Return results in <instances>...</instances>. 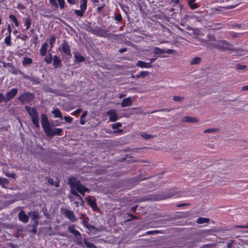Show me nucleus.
I'll return each mask as SVG.
<instances>
[{
	"label": "nucleus",
	"mask_w": 248,
	"mask_h": 248,
	"mask_svg": "<svg viewBox=\"0 0 248 248\" xmlns=\"http://www.w3.org/2000/svg\"><path fill=\"white\" fill-rule=\"evenodd\" d=\"M180 191L175 188L168 189V190L155 195L148 194L140 197V201L144 202L153 200H162L168 198H170L173 196L178 195Z\"/></svg>",
	"instance_id": "1"
},
{
	"label": "nucleus",
	"mask_w": 248,
	"mask_h": 248,
	"mask_svg": "<svg viewBox=\"0 0 248 248\" xmlns=\"http://www.w3.org/2000/svg\"><path fill=\"white\" fill-rule=\"evenodd\" d=\"M206 46L209 48L219 49L222 52H225L227 50L236 51L238 50V49L232 47V45L225 40H218L214 43H207Z\"/></svg>",
	"instance_id": "2"
},
{
	"label": "nucleus",
	"mask_w": 248,
	"mask_h": 248,
	"mask_svg": "<svg viewBox=\"0 0 248 248\" xmlns=\"http://www.w3.org/2000/svg\"><path fill=\"white\" fill-rule=\"evenodd\" d=\"M68 185L70 188V185L71 183L74 184L75 190L78 192L83 196H85V191L84 190V185H82L80 181L77 179V178L74 176L71 177L68 179Z\"/></svg>",
	"instance_id": "3"
},
{
	"label": "nucleus",
	"mask_w": 248,
	"mask_h": 248,
	"mask_svg": "<svg viewBox=\"0 0 248 248\" xmlns=\"http://www.w3.org/2000/svg\"><path fill=\"white\" fill-rule=\"evenodd\" d=\"M34 98L35 94L34 93L26 92L22 93L16 98V99L18 100L22 105H24L33 101Z\"/></svg>",
	"instance_id": "4"
},
{
	"label": "nucleus",
	"mask_w": 248,
	"mask_h": 248,
	"mask_svg": "<svg viewBox=\"0 0 248 248\" xmlns=\"http://www.w3.org/2000/svg\"><path fill=\"white\" fill-rule=\"evenodd\" d=\"M108 31L105 30V27H97L95 28L94 34L102 37H108L110 36L115 37V39H118L119 36L118 34H113L111 33H108Z\"/></svg>",
	"instance_id": "5"
},
{
	"label": "nucleus",
	"mask_w": 248,
	"mask_h": 248,
	"mask_svg": "<svg viewBox=\"0 0 248 248\" xmlns=\"http://www.w3.org/2000/svg\"><path fill=\"white\" fill-rule=\"evenodd\" d=\"M17 93L18 89L14 88L7 91L5 95L1 93H0V94L3 102L6 103L14 98L16 95Z\"/></svg>",
	"instance_id": "6"
},
{
	"label": "nucleus",
	"mask_w": 248,
	"mask_h": 248,
	"mask_svg": "<svg viewBox=\"0 0 248 248\" xmlns=\"http://www.w3.org/2000/svg\"><path fill=\"white\" fill-rule=\"evenodd\" d=\"M47 137H52L56 135L62 136V130L59 128H52L51 126L45 132Z\"/></svg>",
	"instance_id": "7"
},
{
	"label": "nucleus",
	"mask_w": 248,
	"mask_h": 248,
	"mask_svg": "<svg viewBox=\"0 0 248 248\" xmlns=\"http://www.w3.org/2000/svg\"><path fill=\"white\" fill-rule=\"evenodd\" d=\"M41 122L42 128L45 132L51 126L47 116L46 114L43 113L41 115Z\"/></svg>",
	"instance_id": "8"
},
{
	"label": "nucleus",
	"mask_w": 248,
	"mask_h": 248,
	"mask_svg": "<svg viewBox=\"0 0 248 248\" xmlns=\"http://www.w3.org/2000/svg\"><path fill=\"white\" fill-rule=\"evenodd\" d=\"M134 114H143L145 115L146 113L140 111V108H132L128 110L127 112L124 113V116L126 118H129L131 116V115Z\"/></svg>",
	"instance_id": "9"
},
{
	"label": "nucleus",
	"mask_w": 248,
	"mask_h": 248,
	"mask_svg": "<svg viewBox=\"0 0 248 248\" xmlns=\"http://www.w3.org/2000/svg\"><path fill=\"white\" fill-rule=\"evenodd\" d=\"M85 199L86 200L88 204L92 208L93 211H98L99 210V208L97 207L96 200L94 197L89 196L86 197Z\"/></svg>",
	"instance_id": "10"
},
{
	"label": "nucleus",
	"mask_w": 248,
	"mask_h": 248,
	"mask_svg": "<svg viewBox=\"0 0 248 248\" xmlns=\"http://www.w3.org/2000/svg\"><path fill=\"white\" fill-rule=\"evenodd\" d=\"M28 215L31 217V224L38 225L39 219L40 218L39 214L37 211H31L28 213Z\"/></svg>",
	"instance_id": "11"
},
{
	"label": "nucleus",
	"mask_w": 248,
	"mask_h": 248,
	"mask_svg": "<svg viewBox=\"0 0 248 248\" xmlns=\"http://www.w3.org/2000/svg\"><path fill=\"white\" fill-rule=\"evenodd\" d=\"M62 51L66 55L69 56L70 57L72 56V54L70 50V46L68 43L65 40L63 41L61 45Z\"/></svg>",
	"instance_id": "12"
},
{
	"label": "nucleus",
	"mask_w": 248,
	"mask_h": 248,
	"mask_svg": "<svg viewBox=\"0 0 248 248\" xmlns=\"http://www.w3.org/2000/svg\"><path fill=\"white\" fill-rule=\"evenodd\" d=\"M89 218L88 217H83V220L82 221V224L86 228H88V230L91 232L93 231L97 232L99 231V230L95 226L90 225L89 224Z\"/></svg>",
	"instance_id": "13"
},
{
	"label": "nucleus",
	"mask_w": 248,
	"mask_h": 248,
	"mask_svg": "<svg viewBox=\"0 0 248 248\" xmlns=\"http://www.w3.org/2000/svg\"><path fill=\"white\" fill-rule=\"evenodd\" d=\"M87 7V3L85 1L81 3L80 5V10H75L74 13L78 16L82 17L84 16V13L86 11Z\"/></svg>",
	"instance_id": "14"
},
{
	"label": "nucleus",
	"mask_w": 248,
	"mask_h": 248,
	"mask_svg": "<svg viewBox=\"0 0 248 248\" xmlns=\"http://www.w3.org/2000/svg\"><path fill=\"white\" fill-rule=\"evenodd\" d=\"M107 115L109 116V121L116 122L118 119V115L115 109H111L107 112Z\"/></svg>",
	"instance_id": "15"
},
{
	"label": "nucleus",
	"mask_w": 248,
	"mask_h": 248,
	"mask_svg": "<svg viewBox=\"0 0 248 248\" xmlns=\"http://www.w3.org/2000/svg\"><path fill=\"white\" fill-rule=\"evenodd\" d=\"M25 108L31 118H32L33 117H38L39 116L37 108L35 107L31 108L26 106Z\"/></svg>",
	"instance_id": "16"
},
{
	"label": "nucleus",
	"mask_w": 248,
	"mask_h": 248,
	"mask_svg": "<svg viewBox=\"0 0 248 248\" xmlns=\"http://www.w3.org/2000/svg\"><path fill=\"white\" fill-rule=\"evenodd\" d=\"M19 220L24 223H26L29 221V216L26 214L23 210L20 211L18 214Z\"/></svg>",
	"instance_id": "17"
},
{
	"label": "nucleus",
	"mask_w": 248,
	"mask_h": 248,
	"mask_svg": "<svg viewBox=\"0 0 248 248\" xmlns=\"http://www.w3.org/2000/svg\"><path fill=\"white\" fill-rule=\"evenodd\" d=\"M38 225L30 224L27 225V232L35 235L37 233V227Z\"/></svg>",
	"instance_id": "18"
},
{
	"label": "nucleus",
	"mask_w": 248,
	"mask_h": 248,
	"mask_svg": "<svg viewBox=\"0 0 248 248\" xmlns=\"http://www.w3.org/2000/svg\"><path fill=\"white\" fill-rule=\"evenodd\" d=\"M65 216L72 221H76L77 218H75L73 211L66 209L64 212Z\"/></svg>",
	"instance_id": "19"
},
{
	"label": "nucleus",
	"mask_w": 248,
	"mask_h": 248,
	"mask_svg": "<svg viewBox=\"0 0 248 248\" xmlns=\"http://www.w3.org/2000/svg\"><path fill=\"white\" fill-rule=\"evenodd\" d=\"M236 0H226V5L223 7L225 9H232L235 7L238 3L235 2Z\"/></svg>",
	"instance_id": "20"
},
{
	"label": "nucleus",
	"mask_w": 248,
	"mask_h": 248,
	"mask_svg": "<svg viewBox=\"0 0 248 248\" xmlns=\"http://www.w3.org/2000/svg\"><path fill=\"white\" fill-rule=\"evenodd\" d=\"M133 101L132 98L130 97L124 98L121 103V106L122 107H126L132 106Z\"/></svg>",
	"instance_id": "21"
},
{
	"label": "nucleus",
	"mask_w": 248,
	"mask_h": 248,
	"mask_svg": "<svg viewBox=\"0 0 248 248\" xmlns=\"http://www.w3.org/2000/svg\"><path fill=\"white\" fill-rule=\"evenodd\" d=\"M53 65L55 68H61L62 67V63L60 59L57 55L53 57Z\"/></svg>",
	"instance_id": "22"
},
{
	"label": "nucleus",
	"mask_w": 248,
	"mask_h": 248,
	"mask_svg": "<svg viewBox=\"0 0 248 248\" xmlns=\"http://www.w3.org/2000/svg\"><path fill=\"white\" fill-rule=\"evenodd\" d=\"M74 57H75V62H81L85 60V58L82 56L79 53L77 52L74 53Z\"/></svg>",
	"instance_id": "23"
},
{
	"label": "nucleus",
	"mask_w": 248,
	"mask_h": 248,
	"mask_svg": "<svg viewBox=\"0 0 248 248\" xmlns=\"http://www.w3.org/2000/svg\"><path fill=\"white\" fill-rule=\"evenodd\" d=\"M182 121L189 123H198L199 122V120L197 118L195 117H192L187 116L183 117Z\"/></svg>",
	"instance_id": "24"
},
{
	"label": "nucleus",
	"mask_w": 248,
	"mask_h": 248,
	"mask_svg": "<svg viewBox=\"0 0 248 248\" xmlns=\"http://www.w3.org/2000/svg\"><path fill=\"white\" fill-rule=\"evenodd\" d=\"M137 66L141 68H151L153 67L151 62H146L142 61H139L137 63Z\"/></svg>",
	"instance_id": "25"
},
{
	"label": "nucleus",
	"mask_w": 248,
	"mask_h": 248,
	"mask_svg": "<svg viewBox=\"0 0 248 248\" xmlns=\"http://www.w3.org/2000/svg\"><path fill=\"white\" fill-rule=\"evenodd\" d=\"M74 188V184L71 183L70 185V193L75 196V197H77L79 200H82V198L79 195V194L76 190H75Z\"/></svg>",
	"instance_id": "26"
},
{
	"label": "nucleus",
	"mask_w": 248,
	"mask_h": 248,
	"mask_svg": "<svg viewBox=\"0 0 248 248\" xmlns=\"http://www.w3.org/2000/svg\"><path fill=\"white\" fill-rule=\"evenodd\" d=\"M151 177H145V178L140 179V177L138 176V177L133 178L131 180V183L133 185H137L139 183L140 181L150 179Z\"/></svg>",
	"instance_id": "27"
},
{
	"label": "nucleus",
	"mask_w": 248,
	"mask_h": 248,
	"mask_svg": "<svg viewBox=\"0 0 248 248\" xmlns=\"http://www.w3.org/2000/svg\"><path fill=\"white\" fill-rule=\"evenodd\" d=\"M196 0H188L187 3L191 9H196L198 8L199 5L197 3H195Z\"/></svg>",
	"instance_id": "28"
},
{
	"label": "nucleus",
	"mask_w": 248,
	"mask_h": 248,
	"mask_svg": "<svg viewBox=\"0 0 248 248\" xmlns=\"http://www.w3.org/2000/svg\"><path fill=\"white\" fill-rule=\"evenodd\" d=\"M23 20L24 21V24L26 26V30H28L31 27V17L29 16L27 18H24Z\"/></svg>",
	"instance_id": "29"
},
{
	"label": "nucleus",
	"mask_w": 248,
	"mask_h": 248,
	"mask_svg": "<svg viewBox=\"0 0 248 248\" xmlns=\"http://www.w3.org/2000/svg\"><path fill=\"white\" fill-rule=\"evenodd\" d=\"M48 44L47 43H45L43 44L40 49V52L42 56L46 55Z\"/></svg>",
	"instance_id": "30"
},
{
	"label": "nucleus",
	"mask_w": 248,
	"mask_h": 248,
	"mask_svg": "<svg viewBox=\"0 0 248 248\" xmlns=\"http://www.w3.org/2000/svg\"><path fill=\"white\" fill-rule=\"evenodd\" d=\"M32 63V60L29 57H25L23 59L22 62V64L23 66H26V65H30Z\"/></svg>",
	"instance_id": "31"
},
{
	"label": "nucleus",
	"mask_w": 248,
	"mask_h": 248,
	"mask_svg": "<svg viewBox=\"0 0 248 248\" xmlns=\"http://www.w3.org/2000/svg\"><path fill=\"white\" fill-rule=\"evenodd\" d=\"M52 113L54 114V117L55 118H60L61 119L62 118V114L58 108H56L53 110L52 111Z\"/></svg>",
	"instance_id": "32"
},
{
	"label": "nucleus",
	"mask_w": 248,
	"mask_h": 248,
	"mask_svg": "<svg viewBox=\"0 0 248 248\" xmlns=\"http://www.w3.org/2000/svg\"><path fill=\"white\" fill-rule=\"evenodd\" d=\"M31 119L32 123H33V125L36 128H40L39 116L38 117H33L32 118H31Z\"/></svg>",
	"instance_id": "33"
},
{
	"label": "nucleus",
	"mask_w": 248,
	"mask_h": 248,
	"mask_svg": "<svg viewBox=\"0 0 248 248\" xmlns=\"http://www.w3.org/2000/svg\"><path fill=\"white\" fill-rule=\"evenodd\" d=\"M140 135L142 138L146 140L153 138L155 137L154 135L147 134L146 132H141L140 133Z\"/></svg>",
	"instance_id": "34"
},
{
	"label": "nucleus",
	"mask_w": 248,
	"mask_h": 248,
	"mask_svg": "<svg viewBox=\"0 0 248 248\" xmlns=\"http://www.w3.org/2000/svg\"><path fill=\"white\" fill-rule=\"evenodd\" d=\"M154 53L155 54L162 55L165 53V49H161L159 47H155L154 49Z\"/></svg>",
	"instance_id": "35"
},
{
	"label": "nucleus",
	"mask_w": 248,
	"mask_h": 248,
	"mask_svg": "<svg viewBox=\"0 0 248 248\" xmlns=\"http://www.w3.org/2000/svg\"><path fill=\"white\" fill-rule=\"evenodd\" d=\"M83 243L88 248H97L96 246H95L93 243L88 242L86 238H84Z\"/></svg>",
	"instance_id": "36"
},
{
	"label": "nucleus",
	"mask_w": 248,
	"mask_h": 248,
	"mask_svg": "<svg viewBox=\"0 0 248 248\" xmlns=\"http://www.w3.org/2000/svg\"><path fill=\"white\" fill-rule=\"evenodd\" d=\"M202 61V59L201 58L198 57H196L193 58L192 61L190 62L191 65H194V64H199Z\"/></svg>",
	"instance_id": "37"
},
{
	"label": "nucleus",
	"mask_w": 248,
	"mask_h": 248,
	"mask_svg": "<svg viewBox=\"0 0 248 248\" xmlns=\"http://www.w3.org/2000/svg\"><path fill=\"white\" fill-rule=\"evenodd\" d=\"M210 221V219L204 217H199L197 219V223L198 224H202L204 223H207Z\"/></svg>",
	"instance_id": "38"
},
{
	"label": "nucleus",
	"mask_w": 248,
	"mask_h": 248,
	"mask_svg": "<svg viewBox=\"0 0 248 248\" xmlns=\"http://www.w3.org/2000/svg\"><path fill=\"white\" fill-rule=\"evenodd\" d=\"M149 73L148 71H141L139 74H137V78H144L148 76Z\"/></svg>",
	"instance_id": "39"
},
{
	"label": "nucleus",
	"mask_w": 248,
	"mask_h": 248,
	"mask_svg": "<svg viewBox=\"0 0 248 248\" xmlns=\"http://www.w3.org/2000/svg\"><path fill=\"white\" fill-rule=\"evenodd\" d=\"M9 18L12 21V22H13L15 24L16 26H19L18 21L17 20V18L15 15H11L9 16Z\"/></svg>",
	"instance_id": "40"
},
{
	"label": "nucleus",
	"mask_w": 248,
	"mask_h": 248,
	"mask_svg": "<svg viewBox=\"0 0 248 248\" xmlns=\"http://www.w3.org/2000/svg\"><path fill=\"white\" fill-rule=\"evenodd\" d=\"M219 131V129L217 128H209L204 130V133H216Z\"/></svg>",
	"instance_id": "41"
},
{
	"label": "nucleus",
	"mask_w": 248,
	"mask_h": 248,
	"mask_svg": "<svg viewBox=\"0 0 248 248\" xmlns=\"http://www.w3.org/2000/svg\"><path fill=\"white\" fill-rule=\"evenodd\" d=\"M9 183V181L8 179L0 177V185L2 187H5L4 185H7Z\"/></svg>",
	"instance_id": "42"
},
{
	"label": "nucleus",
	"mask_w": 248,
	"mask_h": 248,
	"mask_svg": "<svg viewBox=\"0 0 248 248\" xmlns=\"http://www.w3.org/2000/svg\"><path fill=\"white\" fill-rule=\"evenodd\" d=\"M45 62L49 64L52 62V56L51 53H49L48 55L45 58Z\"/></svg>",
	"instance_id": "43"
},
{
	"label": "nucleus",
	"mask_w": 248,
	"mask_h": 248,
	"mask_svg": "<svg viewBox=\"0 0 248 248\" xmlns=\"http://www.w3.org/2000/svg\"><path fill=\"white\" fill-rule=\"evenodd\" d=\"M184 96H174L173 97V100L175 102H182L184 100Z\"/></svg>",
	"instance_id": "44"
},
{
	"label": "nucleus",
	"mask_w": 248,
	"mask_h": 248,
	"mask_svg": "<svg viewBox=\"0 0 248 248\" xmlns=\"http://www.w3.org/2000/svg\"><path fill=\"white\" fill-rule=\"evenodd\" d=\"M171 110H172V109H171V108H162V109H160L154 110V111H152V112H147V113H148V114L154 113H155V112H158V111H166V112H170V111H171Z\"/></svg>",
	"instance_id": "45"
},
{
	"label": "nucleus",
	"mask_w": 248,
	"mask_h": 248,
	"mask_svg": "<svg viewBox=\"0 0 248 248\" xmlns=\"http://www.w3.org/2000/svg\"><path fill=\"white\" fill-rule=\"evenodd\" d=\"M42 211L43 212L44 215L46 217V218L49 219L50 218V216L49 213L47 211V209L46 207H43L42 208Z\"/></svg>",
	"instance_id": "46"
},
{
	"label": "nucleus",
	"mask_w": 248,
	"mask_h": 248,
	"mask_svg": "<svg viewBox=\"0 0 248 248\" xmlns=\"http://www.w3.org/2000/svg\"><path fill=\"white\" fill-rule=\"evenodd\" d=\"M87 111H86L83 113V114H82L80 118V123L82 125L84 124L85 123V121L84 120V118L86 117V116L87 115Z\"/></svg>",
	"instance_id": "47"
},
{
	"label": "nucleus",
	"mask_w": 248,
	"mask_h": 248,
	"mask_svg": "<svg viewBox=\"0 0 248 248\" xmlns=\"http://www.w3.org/2000/svg\"><path fill=\"white\" fill-rule=\"evenodd\" d=\"M4 42L7 46H11V35H8V36H6L4 39Z\"/></svg>",
	"instance_id": "48"
},
{
	"label": "nucleus",
	"mask_w": 248,
	"mask_h": 248,
	"mask_svg": "<svg viewBox=\"0 0 248 248\" xmlns=\"http://www.w3.org/2000/svg\"><path fill=\"white\" fill-rule=\"evenodd\" d=\"M34 84H38L40 83L39 79L37 78H31L29 79Z\"/></svg>",
	"instance_id": "49"
},
{
	"label": "nucleus",
	"mask_w": 248,
	"mask_h": 248,
	"mask_svg": "<svg viewBox=\"0 0 248 248\" xmlns=\"http://www.w3.org/2000/svg\"><path fill=\"white\" fill-rule=\"evenodd\" d=\"M50 4L52 6L58 9L59 7V5L56 0H49Z\"/></svg>",
	"instance_id": "50"
},
{
	"label": "nucleus",
	"mask_w": 248,
	"mask_h": 248,
	"mask_svg": "<svg viewBox=\"0 0 248 248\" xmlns=\"http://www.w3.org/2000/svg\"><path fill=\"white\" fill-rule=\"evenodd\" d=\"M60 8L61 9H63L65 6V1L64 0H57Z\"/></svg>",
	"instance_id": "51"
},
{
	"label": "nucleus",
	"mask_w": 248,
	"mask_h": 248,
	"mask_svg": "<svg viewBox=\"0 0 248 248\" xmlns=\"http://www.w3.org/2000/svg\"><path fill=\"white\" fill-rule=\"evenodd\" d=\"M122 126V124L121 123H116L115 124H112V128L113 129H115L117 128H118L119 127H121Z\"/></svg>",
	"instance_id": "52"
},
{
	"label": "nucleus",
	"mask_w": 248,
	"mask_h": 248,
	"mask_svg": "<svg viewBox=\"0 0 248 248\" xmlns=\"http://www.w3.org/2000/svg\"><path fill=\"white\" fill-rule=\"evenodd\" d=\"M207 38L208 39V41H211V42L214 41L215 42H216L217 41L216 40L215 36L213 35L208 34L207 36Z\"/></svg>",
	"instance_id": "53"
},
{
	"label": "nucleus",
	"mask_w": 248,
	"mask_h": 248,
	"mask_svg": "<svg viewBox=\"0 0 248 248\" xmlns=\"http://www.w3.org/2000/svg\"><path fill=\"white\" fill-rule=\"evenodd\" d=\"M55 40H56V37L54 35H53L50 37V40H49V44L51 46V47H53V45L55 42Z\"/></svg>",
	"instance_id": "54"
},
{
	"label": "nucleus",
	"mask_w": 248,
	"mask_h": 248,
	"mask_svg": "<svg viewBox=\"0 0 248 248\" xmlns=\"http://www.w3.org/2000/svg\"><path fill=\"white\" fill-rule=\"evenodd\" d=\"M247 67L246 65H241L240 64H237L236 65V68L238 70H244Z\"/></svg>",
	"instance_id": "55"
},
{
	"label": "nucleus",
	"mask_w": 248,
	"mask_h": 248,
	"mask_svg": "<svg viewBox=\"0 0 248 248\" xmlns=\"http://www.w3.org/2000/svg\"><path fill=\"white\" fill-rule=\"evenodd\" d=\"M12 73L15 75H18L21 74V70L13 67L12 68Z\"/></svg>",
	"instance_id": "56"
},
{
	"label": "nucleus",
	"mask_w": 248,
	"mask_h": 248,
	"mask_svg": "<svg viewBox=\"0 0 248 248\" xmlns=\"http://www.w3.org/2000/svg\"><path fill=\"white\" fill-rule=\"evenodd\" d=\"M86 27L87 28H86V30L94 34V32L95 31V28H93L92 27H91V26H87Z\"/></svg>",
	"instance_id": "57"
},
{
	"label": "nucleus",
	"mask_w": 248,
	"mask_h": 248,
	"mask_svg": "<svg viewBox=\"0 0 248 248\" xmlns=\"http://www.w3.org/2000/svg\"><path fill=\"white\" fill-rule=\"evenodd\" d=\"M76 237V241L78 245H81L82 244V237L80 236H78Z\"/></svg>",
	"instance_id": "58"
},
{
	"label": "nucleus",
	"mask_w": 248,
	"mask_h": 248,
	"mask_svg": "<svg viewBox=\"0 0 248 248\" xmlns=\"http://www.w3.org/2000/svg\"><path fill=\"white\" fill-rule=\"evenodd\" d=\"M115 19L118 22H121L122 20L121 15L120 14H117L115 16Z\"/></svg>",
	"instance_id": "59"
},
{
	"label": "nucleus",
	"mask_w": 248,
	"mask_h": 248,
	"mask_svg": "<svg viewBox=\"0 0 248 248\" xmlns=\"http://www.w3.org/2000/svg\"><path fill=\"white\" fill-rule=\"evenodd\" d=\"M5 175L6 176L8 177H11L13 179H16V175L15 173H5Z\"/></svg>",
	"instance_id": "60"
},
{
	"label": "nucleus",
	"mask_w": 248,
	"mask_h": 248,
	"mask_svg": "<svg viewBox=\"0 0 248 248\" xmlns=\"http://www.w3.org/2000/svg\"><path fill=\"white\" fill-rule=\"evenodd\" d=\"M64 119L68 123H71L73 120L72 118L70 116H64Z\"/></svg>",
	"instance_id": "61"
},
{
	"label": "nucleus",
	"mask_w": 248,
	"mask_h": 248,
	"mask_svg": "<svg viewBox=\"0 0 248 248\" xmlns=\"http://www.w3.org/2000/svg\"><path fill=\"white\" fill-rule=\"evenodd\" d=\"M76 229H75V226L74 225H72L71 226H69L68 227V230L69 231V232L71 233H73V232Z\"/></svg>",
	"instance_id": "62"
},
{
	"label": "nucleus",
	"mask_w": 248,
	"mask_h": 248,
	"mask_svg": "<svg viewBox=\"0 0 248 248\" xmlns=\"http://www.w3.org/2000/svg\"><path fill=\"white\" fill-rule=\"evenodd\" d=\"M214 247L213 244H206L203 245L202 248H213Z\"/></svg>",
	"instance_id": "63"
},
{
	"label": "nucleus",
	"mask_w": 248,
	"mask_h": 248,
	"mask_svg": "<svg viewBox=\"0 0 248 248\" xmlns=\"http://www.w3.org/2000/svg\"><path fill=\"white\" fill-rule=\"evenodd\" d=\"M8 245L11 248H18V247L17 245H16L13 243H9Z\"/></svg>",
	"instance_id": "64"
}]
</instances>
